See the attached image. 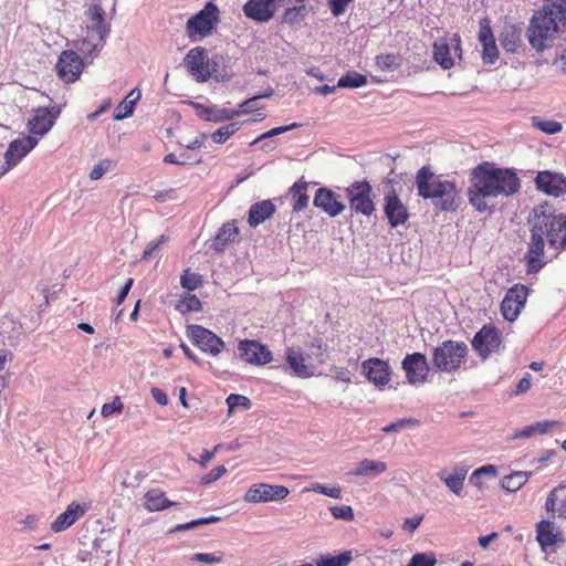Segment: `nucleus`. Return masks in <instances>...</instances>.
<instances>
[{
  "mask_svg": "<svg viewBox=\"0 0 566 566\" xmlns=\"http://www.w3.org/2000/svg\"><path fill=\"white\" fill-rule=\"evenodd\" d=\"M258 97L252 96L242 103L239 104L238 108L234 109V113H237V117L240 115H247L252 113L253 111H260L263 108V106L258 105Z\"/></svg>",
  "mask_w": 566,
  "mask_h": 566,
  "instance_id": "nucleus-53",
  "label": "nucleus"
},
{
  "mask_svg": "<svg viewBox=\"0 0 566 566\" xmlns=\"http://www.w3.org/2000/svg\"><path fill=\"white\" fill-rule=\"evenodd\" d=\"M363 374L377 387H384L390 381L391 369L386 360L369 358L363 361Z\"/></svg>",
  "mask_w": 566,
  "mask_h": 566,
  "instance_id": "nucleus-22",
  "label": "nucleus"
},
{
  "mask_svg": "<svg viewBox=\"0 0 566 566\" xmlns=\"http://www.w3.org/2000/svg\"><path fill=\"white\" fill-rule=\"evenodd\" d=\"M450 50L446 40H438L433 44L434 61L444 70L451 69L454 64Z\"/></svg>",
  "mask_w": 566,
  "mask_h": 566,
  "instance_id": "nucleus-34",
  "label": "nucleus"
},
{
  "mask_svg": "<svg viewBox=\"0 0 566 566\" xmlns=\"http://www.w3.org/2000/svg\"><path fill=\"white\" fill-rule=\"evenodd\" d=\"M386 470L387 464L385 462L371 459H364L357 464V467L353 471V474L357 476L376 478L382 474Z\"/></svg>",
  "mask_w": 566,
  "mask_h": 566,
  "instance_id": "nucleus-32",
  "label": "nucleus"
},
{
  "mask_svg": "<svg viewBox=\"0 0 566 566\" xmlns=\"http://www.w3.org/2000/svg\"><path fill=\"white\" fill-rule=\"evenodd\" d=\"M111 166H112L111 160H107V159L101 160L98 164H96L92 168V170L90 172V178L92 180H98L111 168Z\"/></svg>",
  "mask_w": 566,
  "mask_h": 566,
  "instance_id": "nucleus-60",
  "label": "nucleus"
},
{
  "mask_svg": "<svg viewBox=\"0 0 566 566\" xmlns=\"http://www.w3.org/2000/svg\"><path fill=\"white\" fill-rule=\"evenodd\" d=\"M197 114L208 122L222 123L229 122L237 117L233 108L219 107L217 105L206 106L200 103H191Z\"/></svg>",
  "mask_w": 566,
  "mask_h": 566,
  "instance_id": "nucleus-25",
  "label": "nucleus"
},
{
  "mask_svg": "<svg viewBox=\"0 0 566 566\" xmlns=\"http://www.w3.org/2000/svg\"><path fill=\"white\" fill-rule=\"evenodd\" d=\"M536 541L541 549L547 552L557 542H562V533L555 524L548 520H542L536 524Z\"/></svg>",
  "mask_w": 566,
  "mask_h": 566,
  "instance_id": "nucleus-24",
  "label": "nucleus"
},
{
  "mask_svg": "<svg viewBox=\"0 0 566 566\" xmlns=\"http://www.w3.org/2000/svg\"><path fill=\"white\" fill-rule=\"evenodd\" d=\"M201 302L195 294H186L175 306V308L182 314L199 312L201 311Z\"/></svg>",
  "mask_w": 566,
  "mask_h": 566,
  "instance_id": "nucleus-42",
  "label": "nucleus"
},
{
  "mask_svg": "<svg viewBox=\"0 0 566 566\" xmlns=\"http://www.w3.org/2000/svg\"><path fill=\"white\" fill-rule=\"evenodd\" d=\"M564 485L554 488L545 502V509L548 513H556L558 517L566 518V495H563Z\"/></svg>",
  "mask_w": 566,
  "mask_h": 566,
  "instance_id": "nucleus-30",
  "label": "nucleus"
},
{
  "mask_svg": "<svg viewBox=\"0 0 566 566\" xmlns=\"http://www.w3.org/2000/svg\"><path fill=\"white\" fill-rule=\"evenodd\" d=\"M531 386H532V376H531V374L526 373L524 375V377L517 382L515 390H514V395L520 396V395L527 392L530 390Z\"/></svg>",
  "mask_w": 566,
  "mask_h": 566,
  "instance_id": "nucleus-62",
  "label": "nucleus"
},
{
  "mask_svg": "<svg viewBox=\"0 0 566 566\" xmlns=\"http://www.w3.org/2000/svg\"><path fill=\"white\" fill-rule=\"evenodd\" d=\"M169 238L165 234H161L157 240L149 242L142 255V260L148 261L150 260L155 252H157L165 243H167Z\"/></svg>",
  "mask_w": 566,
  "mask_h": 566,
  "instance_id": "nucleus-51",
  "label": "nucleus"
},
{
  "mask_svg": "<svg viewBox=\"0 0 566 566\" xmlns=\"http://www.w3.org/2000/svg\"><path fill=\"white\" fill-rule=\"evenodd\" d=\"M531 475L532 472L516 471L505 475L501 481V485L509 492H516L528 481Z\"/></svg>",
  "mask_w": 566,
  "mask_h": 566,
  "instance_id": "nucleus-35",
  "label": "nucleus"
},
{
  "mask_svg": "<svg viewBox=\"0 0 566 566\" xmlns=\"http://www.w3.org/2000/svg\"><path fill=\"white\" fill-rule=\"evenodd\" d=\"M238 350L240 358L251 365H265L272 360L271 350L258 340L242 339Z\"/></svg>",
  "mask_w": 566,
  "mask_h": 566,
  "instance_id": "nucleus-18",
  "label": "nucleus"
},
{
  "mask_svg": "<svg viewBox=\"0 0 566 566\" xmlns=\"http://www.w3.org/2000/svg\"><path fill=\"white\" fill-rule=\"evenodd\" d=\"M376 65L381 71H394L399 67V57L395 54H380L376 56Z\"/></svg>",
  "mask_w": 566,
  "mask_h": 566,
  "instance_id": "nucleus-47",
  "label": "nucleus"
},
{
  "mask_svg": "<svg viewBox=\"0 0 566 566\" xmlns=\"http://www.w3.org/2000/svg\"><path fill=\"white\" fill-rule=\"evenodd\" d=\"M384 213L391 228L403 226L409 219L408 209L394 188L384 195Z\"/></svg>",
  "mask_w": 566,
  "mask_h": 566,
  "instance_id": "nucleus-16",
  "label": "nucleus"
},
{
  "mask_svg": "<svg viewBox=\"0 0 566 566\" xmlns=\"http://www.w3.org/2000/svg\"><path fill=\"white\" fill-rule=\"evenodd\" d=\"M105 42H98L96 35L92 38L87 34L86 38L76 41L74 45L84 56L93 57L97 55L98 49L102 48Z\"/></svg>",
  "mask_w": 566,
  "mask_h": 566,
  "instance_id": "nucleus-37",
  "label": "nucleus"
},
{
  "mask_svg": "<svg viewBox=\"0 0 566 566\" xmlns=\"http://www.w3.org/2000/svg\"><path fill=\"white\" fill-rule=\"evenodd\" d=\"M55 69L60 80L65 83H74L84 70V62L76 52L64 50L59 55Z\"/></svg>",
  "mask_w": 566,
  "mask_h": 566,
  "instance_id": "nucleus-13",
  "label": "nucleus"
},
{
  "mask_svg": "<svg viewBox=\"0 0 566 566\" xmlns=\"http://www.w3.org/2000/svg\"><path fill=\"white\" fill-rule=\"evenodd\" d=\"M528 295V287L523 284H514L510 287L501 303V313L509 322H514L524 307Z\"/></svg>",
  "mask_w": 566,
  "mask_h": 566,
  "instance_id": "nucleus-14",
  "label": "nucleus"
},
{
  "mask_svg": "<svg viewBox=\"0 0 566 566\" xmlns=\"http://www.w3.org/2000/svg\"><path fill=\"white\" fill-rule=\"evenodd\" d=\"M401 365L409 384H422L427 380L429 365L426 355L421 353L408 354Z\"/></svg>",
  "mask_w": 566,
  "mask_h": 566,
  "instance_id": "nucleus-20",
  "label": "nucleus"
},
{
  "mask_svg": "<svg viewBox=\"0 0 566 566\" xmlns=\"http://www.w3.org/2000/svg\"><path fill=\"white\" fill-rule=\"evenodd\" d=\"M468 352L469 349L464 342L444 340L432 350L433 366L440 371H455L461 367Z\"/></svg>",
  "mask_w": 566,
  "mask_h": 566,
  "instance_id": "nucleus-6",
  "label": "nucleus"
},
{
  "mask_svg": "<svg viewBox=\"0 0 566 566\" xmlns=\"http://www.w3.org/2000/svg\"><path fill=\"white\" fill-rule=\"evenodd\" d=\"M532 124L537 129L542 130L543 133L554 135L559 133L563 129V126L559 122L551 120V119H542L538 116L532 117Z\"/></svg>",
  "mask_w": 566,
  "mask_h": 566,
  "instance_id": "nucleus-43",
  "label": "nucleus"
},
{
  "mask_svg": "<svg viewBox=\"0 0 566 566\" xmlns=\"http://www.w3.org/2000/svg\"><path fill=\"white\" fill-rule=\"evenodd\" d=\"M438 475H439V479L446 483L447 488L451 492H453L457 495L461 494L464 481H462L460 478H458L453 474L444 475L443 473H439Z\"/></svg>",
  "mask_w": 566,
  "mask_h": 566,
  "instance_id": "nucleus-52",
  "label": "nucleus"
},
{
  "mask_svg": "<svg viewBox=\"0 0 566 566\" xmlns=\"http://www.w3.org/2000/svg\"><path fill=\"white\" fill-rule=\"evenodd\" d=\"M307 182L300 180L291 187L290 193L292 197V207L294 211H301L307 207L310 199L307 196Z\"/></svg>",
  "mask_w": 566,
  "mask_h": 566,
  "instance_id": "nucleus-33",
  "label": "nucleus"
},
{
  "mask_svg": "<svg viewBox=\"0 0 566 566\" xmlns=\"http://www.w3.org/2000/svg\"><path fill=\"white\" fill-rule=\"evenodd\" d=\"M184 64L189 74L200 83L207 82L217 71V63L211 62L207 49L196 46L189 50L184 59Z\"/></svg>",
  "mask_w": 566,
  "mask_h": 566,
  "instance_id": "nucleus-8",
  "label": "nucleus"
},
{
  "mask_svg": "<svg viewBox=\"0 0 566 566\" xmlns=\"http://www.w3.org/2000/svg\"><path fill=\"white\" fill-rule=\"evenodd\" d=\"M328 510L336 520L350 522L355 517L354 510L349 505H331Z\"/></svg>",
  "mask_w": 566,
  "mask_h": 566,
  "instance_id": "nucleus-49",
  "label": "nucleus"
},
{
  "mask_svg": "<svg viewBox=\"0 0 566 566\" xmlns=\"http://www.w3.org/2000/svg\"><path fill=\"white\" fill-rule=\"evenodd\" d=\"M536 189L547 196L560 197L566 193V177L563 174L542 170L534 179Z\"/></svg>",
  "mask_w": 566,
  "mask_h": 566,
  "instance_id": "nucleus-19",
  "label": "nucleus"
},
{
  "mask_svg": "<svg viewBox=\"0 0 566 566\" xmlns=\"http://www.w3.org/2000/svg\"><path fill=\"white\" fill-rule=\"evenodd\" d=\"M57 114L49 108H38L28 122V130L31 135H45L54 125Z\"/></svg>",
  "mask_w": 566,
  "mask_h": 566,
  "instance_id": "nucleus-23",
  "label": "nucleus"
},
{
  "mask_svg": "<svg viewBox=\"0 0 566 566\" xmlns=\"http://www.w3.org/2000/svg\"><path fill=\"white\" fill-rule=\"evenodd\" d=\"M180 285L188 291H195L202 285L201 275L186 269L180 276Z\"/></svg>",
  "mask_w": 566,
  "mask_h": 566,
  "instance_id": "nucleus-44",
  "label": "nucleus"
},
{
  "mask_svg": "<svg viewBox=\"0 0 566 566\" xmlns=\"http://www.w3.org/2000/svg\"><path fill=\"white\" fill-rule=\"evenodd\" d=\"M298 125L296 123H293V124H290V125H286V126H279V127H274L263 134H261L258 138H255L251 145H254L263 139H268V138H271V137H274V136H277L280 134H283V133H286L295 127H297Z\"/></svg>",
  "mask_w": 566,
  "mask_h": 566,
  "instance_id": "nucleus-56",
  "label": "nucleus"
},
{
  "mask_svg": "<svg viewBox=\"0 0 566 566\" xmlns=\"http://www.w3.org/2000/svg\"><path fill=\"white\" fill-rule=\"evenodd\" d=\"M345 191L353 213L370 217L376 211L373 187L367 180H356Z\"/></svg>",
  "mask_w": 566,
  "mask_h": 566,
  "instance_id": "nucleus-7",
  "label": "nucleus"
},
{
  "mask_svg": "<svg viewBox=\"0 0 566 566\" xmlns=\"http://www.w3.org/2000/svg\"><path fill=\"white\" fill-rule=\"evenodd\" d=\"M286 361L295 375L300 377L310 376L308 367L304 364V357L300 352L289 349L286 353Z\"/></svg>",
  "mask_w": 566,
  "mask_h": 566,
  "instance_id": "nucleus-38",
  "label": "nucleus"
},
{
  "mask_svg": "<svg viewBox=\"0 0 566 566\" xmlns=\"http://www.w3.org/2000/svg\"><path fill=\"white\" fill-rule=\"evenodd\" d=\"M220 22V10L209 1L186 22V34L191 42H199L211 35Z\"/></svg>",
  "mask_w": 566,
  "mask_h": 566,
  "instance_id": "nucleus-5",
  "label": "nucleus"
},
{
  "mask_svg": "<svg viewBox=\"0 0 566 566\" xmlns=\"http://www.w3.org/2000/svg\"><path fill=\"white\" fill-rule=\"evenodd\" d=\"M237 235L238 228L234 226V223L227 222L219 229L216 239L218 242L227 244L229 242H232Z\"/></svg>",
  "mask_w": 566,
  "mask_h": 566,
  "instance_id": "nucleus-46",
  "label": "nucleus"
},
{
  "mask_svg": "<svg viewBox=\"0 0 566 566\" xmlns=\"http://www.w3.org/2000/svg\"><path fill=\"white\" fill-rule=\"evenodd\" d=\"M340 196L331 189L321 187V209L331 217H336L345 210Z\"/></svg>",
  "mask_w": 566,
  "mask_h": 566,
  "instance_id": "nucleus-29",
  "label": "nucleus"
},
{
  "mask_svg": "<svg viewBox=\"0 0 566 566\" xmlns=\"http://www.w3.org/2000/svg\"><path fill=\"white\" fill-rule=\"evenodd\" d=\"M422 520H423L422 515H417V516L407 518V520H405V522L402 524V530L407 531L409 533H412L419 527Z\"/></svg>",
  "mask_w": 566,
  "mask_h": 566,
  "instance_id": "nucleus-64",
  "label": "nucleus"
},
{
  "mask_svg": "<svg viewBox=\"0 0 566 566\" xmlns=\"http://www.w3.org/2000/svg\"><path fill=\"white\" fill-rule=\"evenodd\" d=\"M275 211L276 207L271 200L255 202L249 209L248 223L252 228H256L264 221L271 219Z\"/></svg>",
  "mask_w": 566,
  "mask_h": 566,
  "instance_id": "nucleus-27",
  "label": "nucleus"
},
{
  "mask_svg": "<svg viewBox=\"0 0 566 566\" xmlns=\"http://www.w3.org/2000/svg\"><path fill=\"white\" fill-rule=\"evenodd\" d=\"M38 142L31 135L12 140L4 153V164L0 167V176L15 167L38 145Z\"/></svg>",
  "mask_w": 566,
  "mask_h": 566,
  "instance_id": "nucleus-11",
  "label": "nucleus"
},
{
  "mask_svg": "<svg viewBox=\"0 0 566 566\" xmlns=\"http://www.w3.org/2000/svg\"><path fill=\"white\" fill-rule=\"evenodd\" d=\"M289 493V489L284 485L254 483L247 490L243 500L247 503H265L283 500Z\"/></svg>",
  "mask_w": 566,
  "mask_h": 566,
  "instance_id": "nucleus-15",
  "label": "nucleus"
},
{
  "mask_svg": "<svg viewBox=\"0 0 566 566\" xmlns=\"http://www.w3.org/2000/svg\"><path fill=\"white\" fill-rule=\"evenodd\" d=\"M86 33L96 39L98 42H106L111 32V24L106 19V11L101 0H92V3L85 11Z\"/></svg>",
  "mask_w": 566,
  "mask_h": 566,
  "instance_id": "nucleus-9",
  "label": "nucleus"
},
{
  "mask_svg": "<svg viewBox=\"0 0 566 566\" xmlns=\"http://www.w3.org/2000/svg\"><path fill=\"white\" fill-rule=\"evenodd\" d=\"M191 560L203 563V564H220L223 562V555L222 554H210V553H197L192 555Z\"/></svg>",
  "mask_w": 566,
  "mask_h": 566,
  "instance_id": "nucleus-57",
  "label": "nucleus"
},
{
  "mask_svg": "<svg viewBox=\"0 0 566 566\" xmlns=\"http://www.w3.org/2000/svg\"><path fill=\"white\" fill-rule=\"evenodd\" d=\"M418 424H419V420H417L415 418H403V419H399L395 422H391V423L385 426L381 430L385 433H394V432H398L405 428H411V427H416Z\"/></svg>",
  "mask_w": 566,
  "mask_h": 566,
  "instance_id": "nucleus-48",
  "label": "nucleus"
},
{
  "mask_svg": "<svg viewBox=\"0 0 566 566\" xmlns=\"http://www.w3.org/2000/svg\"><path fill=\"white\" fill-rule=\"evenodd\" d=\"M490 474L492 476L496 475V468L492 464L483 465L476 470L473 471V473L470 475V481H475L476 476H483Z\"/></svg>",
  "mask_w": 566,
  "mask_h": 566,
  "instance_id": "nucleus-63",
  "label": "nucleus"
},
{
  "mask_svg": "<svg viewBox=\"0 0 566 566\" xmlns=\"http://www.w3.org/2000/svg\"><path fill=\"white\" fill-rule=\"evenodd\" d=\"M142 94L138 88H133L127 96L115 107L113 117L115 120H122L133 115L135 105Z\"/></svg>",
  "mask_w": 566,
  "mask_h": 566,
  "instance_id": "nucleus-31",
  "label": "nucleus"
},
{
  "mask_svg": "<svg viewBox=\"0 0 566 566\" xmlns=\"http://www.w3.org/2000/svg\"><path fill=\"white\" fill-rule=\"evenodd\" d=\"M92 507L91 502H72L67 505L66 510L57 515V517L51 523V531L60 533L82 518Z\"/></svg>",
  "mask_w": 566,
  "mask_h": 566,
  "instance_id": "nucleus-21",
  "label": "nucleus"
},
{
  "mask_svg": "<svg viewBox=\"0 0 566 566\" xmlns=\"http://www.w3.org/2000/svg\"><path fill=\"white\" fill-rule=\"evenodd\" d=\"M219 521H220V517L219 516H214V515H211V516H208V517H200V518L193 520V521L185 523V524L176 525L174 528L170 530V533L188 531V530H192V528H195L197 526H200V525L217 523Z\"/></svg>",
  "mask_w": 566,
  "mask_h": 566,
  "instance_id": "nucleus-45",
  "label": "nucleus"
},
{
  "mask_svg": "<svg viewBox=\"0 0 566 566\" xmlns=\"http://www.w3.org/2000/svg\"><path fill=\"white\" fill-rule=\"evenodd\" d=\"M227 405L229 407V412H231L238 407L249 409L251 407V401L245 396L231 394L227 398Z\"/></svg>",
  "mask_w": 566,
  "mask_h": 566,
  "instance_id": "nucleus-54",
  "label": "nucleus"
},
{
  "mask_svg": "<svg viewBox=\"0 0 566 566\" xmlns=\"http://www.w3.org/2000/svg\"><path fill=\"white\" fill-rule=\"evenodd\" d=\"M436 564L437 558L433 553H417L406 566H434Z\"/></svg>",
  "mask_w": 566,
  "mask_h": 566,
  "instance_id": "nucleus-50",
  "label": "nucleus"
},
{
  "mask_svg": "<svg viewBox=\"0 0 566 566\" xmlns=\"http://www.w3.org/2000/svg\"><path fill=\"white\" fill-rule=\"evenodd\" d=\"M368 80L367 76L356 71H348L339 77L336 87L343 88H358L365 86Z\"/></svg>",
  "mask_w": 566,
  "mask_h": 566,
  "instance_id": "nucleus-39",
  "label": "nucleus"
},
{
  "mask_svg": "<svg viewBox=\"0 0 566 566\" xmlns=\"http://www.w3.org/2000/svg\"><path fill=\"white\" fill-rule=\"evenodd\" d=\"M124 409V403L120 398L116 396L111 403H104L101 409V415L108 418L114 413H120Z\"/></svg>",
  "mask_w": 566,
  "mask_h": 566,
  "instance_id": "nucleus-55",
  "label": "nucleus"
},
{
  "mask_svg": "<svg viewBox=\"0 0 566 566\" xmlns=\"http://www.w3.org/2000/svg\"><path fill=\"white\" fill-rule=\"evenodd\" d=\"M290 3L291 0H249L243 6V12L251 20L268 22L276 11Z\"/></svg>",
  "mask_w": 566,
  "mask_h": 566,
  "instance_id": "nucleus-12",
  "label": "nucleus"
},
{
  "mask_svg": "<svg viewBox=\"0 0 566 566\" xmlns=\"http://www.w3.org/2000/svg\"><path fill=\"white\" fill-rule=\"evenodd\" d=\"M187 335L193 345L211 356H218L226 348L224 342L203 326L190 325Z\"/></svg>",
  "mask_w": 566,
  "mask_h": 566,
  "instance_id": "nucleus-10",
  "label": "nucleus"
},
{
  "mask_svg": "<svg viewBox=\"0 0 566 566\" xmlns=\"http://www.w3.org/2000/svg\"><path fill=\"white\" fill-rule=\"evenodd\" d=\"M501 335L499 329L492 325H484L473 337L471 344L474 350L486 359L492 353L501 346Z\"/></svg>",
  "mask_w": 566,
  "mask_h": 566,
  "instance_id": "nucleus-17",
  "label": "nucleus"
},
{
  "mask_svg": "<svg viewBox=\"0 0 566 566\" xmlns=\"http://www.w3.org/2000/svg\"><path fill=\"white\" fill-rule=\"evenodd\" d=\"M554 64L559 65L563 73H566V42L556 48V59Z\"/></svg>",
  "mask_w": 566,
  "mask_h": 566,
  "instance_id": "nucleus-61",
  "label": "nucleus"
},
{
  "mask_svg": "<svg viewBox=\"0 0 566 566\" xmlns=\"http://www.w3.org/2000/svg\"><path fill=\"white\" fill-rule=\"evenodd\" d=\"M479 41L483 48L482 60L485 64H493L499 57V50L495 43L493 32L488 23H481L479 31Z\"/></svg>",
  "mask_w": 566,
  "mask_h": 566,
  "instance_id": "nucleus-26",
  "label": "nucleus"
},
{
  "mask_svg": "<svg viewBox=\"0 0 566 566\" xmlns=\"http://www.w3.org/2000/svg\"><path fill=\"white\" fill-rule=\"evenodd\" d=\"M227 473V468L224 465H218L213 468L208 474L201 478V484L207 485L210 484L220 478H222Z\"/></svg>",
  "mask_w": 566,
  "mask_h": 566,
  "instance_id": "nucleus-58",
  "label": "nucleus"
},
{
  "mask_svg": "<svg viewBox=\"0 0 566 566\" xmlns=\"http://www.w3.org/2000/svg\"><path fill=\"white\" fill-rule=\"evenodd\" d=\"M469 203L479 212L494 208L491 200L511 197L521 189V179L514 169L500 168L492 163H481L470 172Z\"/></svg>",
  "mask_w": 566,
  "mask_h": 566,
  "instance_id": "nucleus-1",
  "label": "nucleus"
},
{
  "mask_svg": "<svg viewBox=\"0 0 566 566\" xmlns=\"http://www.w3.org/2000/svg\"><path fill=\"white\" fill-rule=\"evenodd\" d=\"M544 238H546L549 249L555 251L566 249L565 214L546 213L545 211L541 213L535 212L528 250L525 256L528 272H538L545 264L542 261L545 247Z\"/></svg>",
  "mask_w": 566,
  "mask_h": 566,
  "instance_id": "nucleus-2",
  "label": "nucleus"
},
{
  "mask_svg": "<svg viewBox=\"0 0 566 566\" xmlns=\"http://www.w3.org/2000/svg\"><path fill=\"white\" fill-rule=\"evenodd\" d=\"M353 562V552L343 551L336 555H321V566H348Z\"/></svg>",
  "mask_w": 566,
  "mask_h": 566,
  "instance_id": "nucleus-40",
  "label": "nucleus"
},
{
  "mask_svg": "<svg viewBox=\"0 0 566 566\" xmlns=\"http://www.w3.org/2000/svg\"><path fill=\"white\" fill-rule=\"evenodd\" d=\"M353 0H328V8L334 17H339L345 13L346 8Z\"/></svg>",
  "mask_w": 566,
  "mask_h": 566,
  "instance_id": "nucleus-59",
  "label": "nucleus"
},
{
  "mask_svg": "<svg viewBox=\"0 0 566 566\" xmlns=\"http://www.w3.org/2000/svg\"><path fill=\"white\" fill-rule=\"evenodd\" d=\"M243 124L244 122H232L223 125L212 133L211 138L216 144H223L234 135Z\"/></svg>",
  "mask_w": 566,
  "mask_h": 566,
  "instance_id": "nucleus-41",
  "label": "nucleus"
},
{
  "mask_svg": "<svg viewBox=\"0 0 566 566\" xmlns=\"http://www.w3.org/2000/svg\"><path fill=\"white\" fill-rule=\"evenodd\" d=\"M415 185L418 196L430 200L437 211L454 212L461 205L460 190L455 182L436 175L429 166L417 171Z\"/></svg>",
  "mask_w": 566,
  "mask_h": 566,
  "instance_id": "nucleus-4",
  "label": "nucleus"
},
{
  "mask_svg": "<svg viewBox=\"0 0 566 566\" xmlns=\"http://www.w3.org/2000/svg\"><path fill=\"white\" fill-rule=\"evenodd\" d=\"M292 3L285 4V12L283 14V21L286 23H295L301 18L304 17L306 12V7L304 4L305 0H291Z\"/></svg>",
  "mask_w": 566,
  "mask_h": 566,
  "instance_id": "nucleus-36",
  "label": "nucleus"
},
{
  "mask_svg": "<svg viewBox=\"0 0 566 566\" xmlns=\"http://www.w3.org/2000/svg\"><path fill=\"white\" fill-rule=\"evenodd\" d=\"M566 29V0H547L530 19L525 36L533 50L551 49L557 35Z\"/></svg>",
  "mask_w": 566,
  "mask_h": 566,
  "instance_id": "nucleus-3",
  "label": "nucleus"
},
{
  "mask_svg": "<svg viewBox=\"0 0 566 566\" xmlns=\"http://www.w3.org/2000/svg\"><path fill=\"white\" fill-rule=\"evenodd\" d=\"M145 502L144 507L148 512H159L171 506H176L177 503L168 500L166 494L160 489H150L144 495Z\"/></svg>",
  "mask_w": 566,
  "mask_h": 566,
  "instance_id": "nucleus-28",
  "label": "nucleus"
}]
</instances>
